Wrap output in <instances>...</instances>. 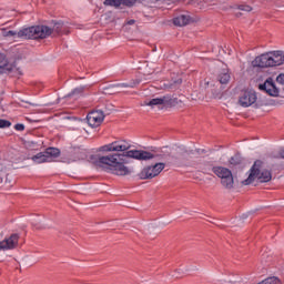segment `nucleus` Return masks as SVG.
<instances>
[{"label":"nucleus","instance_id":"13","mask_svg":"<svg viewBox=\"0 0 284 284\" xmlns=\"http://www.w3.org/2000/svg\"><path fill=\"white\" fill-rule=\"evenodd\" d=\"M69 154H70L72 161H81V160L85 159V156H87L85 150H83L79 146L71 148Z\"/></svg>","mask_w":284,"mask_h":284},{"label":"nucleus","instance_id":"9","mask_svg":"<svg viewBox=\"0 0 284 284\" xmlns=\"http://www.w3.org/2000/svg\"><path fill=\"white\" fill-rule=\"evenodd\" d=\"M253 68H272V53L268 51L266 53H262L257 55L252 61Z\"/></svg>","mask_w":284,"mask_h":284},{"label":"nucleus","instance_id":"17","mask_svg":"<svg viewBox=\"0 0 284 284\" xmlns=\"http://www.w3.org/2000/svg\"><path fill=\"white\" fill-rule=\"evenodd\" d=\"M163 102L166 108H174L179 105V99L172 98L171 95H163Z\"/></svg>","mask_w":284,"mask_h":284},{"label":"nucleus","instance_id":"21","mask_svg":"<svg viewBox=\"0 0 284 284\" xmlns=\"http://www.w3.org/2000/svg\"><path fill=\"white\" fill-rule=\"evenodd\" d=\"M243 163V156L240 153H236L234 156L230 159L231 165H241Z\"/></svg>","mask_w":284,"mask_h":284},{"label":"nucleus","instance_id":"11","mask_svg":"<svg viewBox=\"0 0 284 284\" xmlns=\"http://www.w3.org/2000/svg\"><path fill=\"white\" fill-rule=\"evenodd\" d=\"M103 119H105L103 111H91L87 115V122L91 128H99L103 123Z\"/></svg>","mask_w":284,"mask_h":284},{"label":"nucleus","instance_id":"5","mask_svg":"<svg viewBox=\"0 0 284 284\" xmlns=\"http://www.w3.org/2000/svg\"><path fill=\"white\" fill-rule=\"evenodd\" d=\"M212 172L221 179V185L225 190H234V175L230 169L225 166H213Z\"/></svg>","mask_w":284,"mask_h":284},{"label":"nucleus","instance_id":"31","mask_svg":"<svg viewBox=\"0 0 284 284\" xmlns=\"http://www.w3.org/2000/svg\"><path fill=\"white\" fill-rule=\"evenodd\" d=\"M118 88H134V84H132V83H120V84H118Z\"/></svg>","mask_w":284,"mask_h":284},{"label":"nucleus","instance_id":"28","mask_svg":"<svg viewBox=\"0 0 284 284\" xmlns=\"http://www.w3.org/2000/svg\"><path fill=\"white\" fill-rule=\"evenodd\" d=\"M239 10H243L244 12H252V7H250L247 4H241L239 7Z\"/></svg>","mask_w":284,"mask_h":284},{"label":"nucleus","instance_id":"35","mask_svg":"<svg viewBox=\"0 0 284 284\" xmlns=\"http://www.w3.org/2000/svg\"><path fill=\"white\" fill-rule=\"evenodd\" d=\"M135 21L134 20H129L128 26H134Z\"/></svg>","mask_w":284,"mask_h":284},{"label":"nucleus","instance_id":"27","mask_svg":"<svg viewBox=\"0 0 284 284\" xmlns=\"http://www.w3.org/2000/svg\"><path fill=\"white\" fill-rule=\"evenodd\" d=\"M181 83H183V80H176L174 83L169 84V90H176V85H181Z\"/></svg>","mask_w":284,"mask_h":284},{"label":"nucleus","instance_id":"26","mask_svg":"<svg viewBox=\"0 0 284 284\" xmlns=\"http://www.w3.org/2000/svg\"><path fill=\"white\" fill-rule=\"evenodd\" d=\"M10 125H12V122L0 119V129L10 128Z\"/></svg>","mask_w":284,"mask_h":284},{"label":"nucleus","instance_id":"34","mask_svg":"<svg viewBox=\"0 0 284 284\" xmlns=\"http://www.w3.org/2000/svg\"><path fill=\"white\" fill-rule=\"evenodd\" d=\"M36 230H45V226L39 224H32Z\"/></svg>","mask_w":284,"mask_h":284},{"label":"nucleus","instance_id":"3","mask_svg":"<svg viewBox=\"0 0 284 284\" xmlns=\"http://www.w3.org/2000/svg\"><path fill=\"white\" fill-rule=\"evenodd\" d=\"M52 30H50V27L48 26H36V27H29L17 31H8L6 33V37H17L18 39H47V37H50Z\"/></svg>","mask_w":284,"mask_h":284},{"label":"nucleus","instance_id":"18","mask_svg":"<svg viewBox=\"0 0 284 284\" xmlns=\"http://www.w3.org/2000/svg\"><path fill=\"white\" fill-rule=\"evenodd\" d=\"M9 65V61H8V55H6L4 53H0V70H8V72H10V68H8Z\"/></svg>","mask_w":284,"mask_h":284},{"label":"nucleus","instance_id":"25","mask_svg":"<svg viewBox=\"0 0 284 284\" xmlns=\"http://www.w3.org/2000/svg\"><path fill=\"white\" fill-rule=\"evenodd\" d=\"M139 0H121V6H125L126 8H132L136 4Z\"/></svg>","mask_w":284,"mask_h":284},{"label":"nucleus","instance_id":"6","mask_svg":"<svg viewBox=\"0 0 284 284\" xmlns=\"http://www.w3.org/2000/svg\"><path fill=\"white\" fill-rule=\"evenodd\" d=\"M163 170H165V163H155L154 165L144 166L138 176L141 181H148L159 176V173L163 172Z\"/></svg>","mask_w":284,"mask_h":284},{"label":"nucleus","instance_id":"4","mask_svg":"<svg viewBox=\"0 0 284 284\" xmlns=\"http://www.w3.org/2000/svg\"><path fill=\"white\" fill-rule=\"evenodd\" d=\"M257 179L260 183H270L272 181V171L263 169V161L256 160L250 170L248 178L242 183L244 185H252L254 180Z\"/></svg>","mask_w":284,"mask_h":284},{"label":"nucleus","instance_id":"30","mask_svg":"<svg viewBox=\"0 0 284 284\" xmlns=\"http://www.w3.org/2000/svg\"><path fill=\"white\" fill-rule=\"evenodd\" d=\"M277 83H281V85H284V73H281L276 78Z\"/></svg>","mask_w":284,"mask_h":284},{"label":"nucleus","instance_id":"12","mask_svg":"<svg viewBox=\"0 0 284 284\" xmlns=\"http://www.w3.org/2000/svg\"><path fill=\"white\" fill-rule=\"evenodd\" d=\"M271 52V67L276 68L283 65L284 63V52L283 51H270Z\"/></svg>","mask_w":284,"mask_h":284},{"label":"nucleus","instance_id":"10","mask_svg":"<svg viewBox=\"0 0 284 284\" xmlns=\"http://www.w3.org/2000/svg\"><path fill=\"white\" fill-rule=\"evenodd\" d=\"M258 90L262 92H266L270 97H278L280 90L276 88V83H274V79L267 78L264 83L258 85Z\"/></svg>","mask_w":284,"mask_h":284},{"label":"nucleus","instance_id":"16","mask_svg":"<svg viewBox=\"0 0 284 284\" xmlns=\"http://www.w3.org/2000/svg\"><path fill=\"white\" fill-rule=\"evenodd\" d=\"M174 26H179L180 28H183V26H187L190 23V17L182 14L180 17H176L173 19Z\"/></svg>","mask_w":284,"mask_h":284},{"label":"nucleus","instance_id":"15","mask_svg":"<svg viewBox=\"0 0 284 284\" xmlns=\"http://www.w3.org/2000/svg\"><path fill=\"white\" fill-rule=\"evenodd\" d=\"M31 160H32L33 163H38V164H40V163H50V161L48 160V156L45 154V151L37 153L36 155H33L31 158Z\"/></svg>","mask_w":284,"mask_h":284},{"label":"nucleus","instance_id":"33","mask_svg":"<svg viewBox=\"0 0 284 284\" xmlns=\"http://www.w3.org/2000/svg\"><path fill=\"white\" fill-rule=\"evenodd\" d=\"M277 159H284V148L280 149Z\"/></svg>","mask_w":284,"mask_h":284},{"label":"nucleus","instance_id":"23","mask_svg":"<svg viewBox=\"0 0 284 284\" xmlns=\"http://www.w3.org/2000/svg\"><path fill=\"white\" fill-rule=\"evenodd\" d=\"M104 6H111L113 8H121V0H104Z\"/></svg>","mask_w":284,"mask_h":284},{"label":"nucleus","instance_id":"24","mask_svg":"<svg viewBox=\"0 0 284 284\" xmlns=\"http://www.w3.org/2000/svg\"><path fill=\"white\" fill-rule=\"evenodd\" d=\"M83 92H85V87H79L75 88L72 92H70L68 97H77L79 94H83Z\"/></svg>","mask_w":284,"mask_h":284},{"label":"nucleus","instance_id":"22","mask_svg":"<svg viewBox=\"0 0 284 284\" xmlns=\"http://www.w3.org/2000/svg\"><path fill=\"white\" fill-rule=\"evenodd\" d=\"M49 30H51L50 34H52V32H55L57 34H61V30H63V22H55L53 26V29L49 28Z\"/></svg>","mask_w":284,"mask_h":284},{"label":"nucleus","instance_id":"1","mask_svg":"<svg viewBox=\"0 0 284 284\" xmlns=\"http://www.w3.org/2000/svg\"><path fill=\"white\" fill-rule=\"evenodd\" d=\"M132 145L125 140H118L99 148V152H125L122 156L135 159L136 161H150L154 154L143 150H130ZM130 150V151H128Z\"/></svg>","mask_w":284,"mask_h":284},{"label":"nucleus","instance_id":"7","mask_svg":"<svg viewBox=\"0 0 284 284\" xmlns=\"http://www.w3.org/2000/svg\"><path fill=\"white\" fill-rule=\"evenodd\" d=\"M256 92L253 90L242 91L239 98V103L242 108H250L256 103Z\"/></svg>","mask_w":284,"mask_h":284},{"label":"nucleus","instance_id":"2","mask_svg":"<svg viewBox=\"0 0 284 284\" xmlns=\"http://www.w3.org/2000/svg\"><path fill=\"white\" fill-rule=\"evenodd\" d=\"M121 156L123 155L119 153L98 156L95 165H98V168H103L105 172L115 174V176H128V174H132V170L128 169V166L121 162Z\"/></svg>","mask_w":284,"mask_h":284},{"label":"nucleus","instance_id":"8","mask_svg":"<svg viewBox=\"0 0 284 284\" xmlns=\"http://www.w3.org/2000/svg\"><path fill=\"white\" fill-rule=\"evenodd\" d=\"M19 239L21 236L18 233H12L9 237H6L3 241H0V252L8 250H17L19 247Z\"/></svg>","mask_w":284,"mask_h":284},{"label":"nucleus","instance_id":"19","mask_svg":"<svg viewBox=\"0 0 284 284\" xmlns=\"http://www.w3.org/2000/svg\"><path fill=\"white\" fill-rule=\"evenodd\" d=\"M144 105H149V108H155V105H164L163 97L162 98H154L150 101H144Z\"/></svg>","mask_w":284,"mask_h":284},{"label":"nucleus","instance_id":"14","mask_svg":"<svg viewBox=\"0 0 284 284\" xmlns=\"http://www.w3.org/2000/svg\"><path fill=\"white\" fill-rule=\"evenodd\" d=\"M44 154H47L49 163H52L54 159H59V156H61V150H59L58 148H48L44 151Z\"/></svg>","mask_w":284,"mask_h":284},{"label":"nucleus","instance_id":"37","mask_svg":"<svg viewBox=\"0 0 284 284\" xmlns=\"http://www.w3.org/2000/svg\"><path fill=\"white\" fill-rule=\"evenodd\" d=\"M190 154H194V152H193V151H191V152H190Z\"/></svg>","mask_w":284,"mask_h":284},{"label":"nucleus","instance_id":"29","mask_svg":"<svg viewBox=\"0 0 284 284\" xmlns=\"http://www.w3.org/2000/svg\"><path fill=\"white\" fill-rule=\"evenodd\" d=\"M14 130H17L18 132H23V130H26V125H23L22 123H18L14 125Z\"/></svg>","mask_w":284,"mask_h":284},{"label":"nucleus","instance_id":"20","mask_svg":"<svg viewBox=\"0 0 284 284\" xmlns=\"http://www.w3.org/2000/svg\"><path fill=\"white\" fill-rule=\"evenodd\" d=\"M230 73L227 72H221L219 75H217V81H220V83H222V85H225L227 83H230Z\"/></svg>","mask_w":284,"mask_h":284},{"label":"nucleus","instance_id":"32","mask_svg":"<svg viewBox=\"0 0 284 284\" xmlns=\"http://www.w3.org/2000/svg\"><path fill=\"white\" fill-rule=\"evenodd\" d=\"M207 151H205V149H196L195 153L201 156V154H206Z\"/></svg>","mask_w":284,"mask_h":284},{"label":"nucleus","instance_id":"36","mask_svg":"<svg viewBox=\"0 0 284 284\" xmlns=\"http://www.w3.org/2000/svg\"><path fill=\"white\" fill-rule=\"evenodd\" d=\"M29 105H37V104H34V103H29Z\"/></svg>","mask_w":284,"mask_h":284}]
</instances>
